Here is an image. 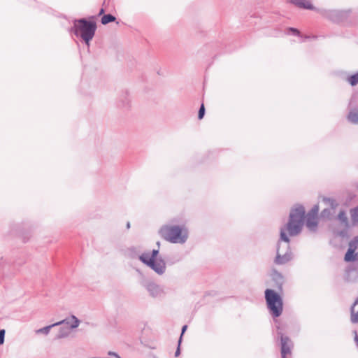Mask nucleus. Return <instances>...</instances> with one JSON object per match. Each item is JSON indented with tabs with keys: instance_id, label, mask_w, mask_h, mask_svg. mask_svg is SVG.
I'll use <instances>...</instances> for the list:
<instances>
[{
	"instance_id": "f257e3e1",
	"label": "nucleus",
	"mask_w": 358,
	"mask_h": 358,
	"mask_svg": "<svg viewBox=\"0 0 358 358\" xmlns=\"http://www.w3.org/2000/svg\"><path fill=\"white\" fill-rule=\"evenodd\" d=\"M305 218V209L302 206H296L290 211L288 222L280 228V240L277 245L275 263L282 265L289 262L292 258V253L289 248L290 236H295L300 234L303 226Z\"/></svg>"
},
{
	"instance_id": "f03ea898",
	"label": "nucleus",
	"mask_w": 358,
	"mask_h": 358,
	"mask_svg": "<svg viewBox=\"0 0 358 358\" xmlns=\"http://www.w3.org/2000/svg\"><path fill=\"white\" fill-rule=\"evenodd\" d=\"M159 234L163 239L171 243H185L189 238L186 219L182 215L173 217L161 227Z\"/></svg>"
},
{
	"instance_id": "7ed1b4c3",
	"label": "nucleus",
	"mask_w": 358,
	"mask_h": 358,
	"mask_svg": "<svg viewBox=\"0 0 358 358\" xmlns=\"http://www.w3.org/2000/svg\"><path fill=\"white\" fill-rule=\"evenodd\" d=\"M96 29L95 22L81 18L73 21L71 32L77 37H80L86 45H89L94 36Z\"/></svg>"
},
{
	"instance_id": "20e7f679",
	"label": "nucleus",
	"mask_w": 358,
	"mask_h": 358,
	"mask_svg": "<svg viewBox=\"0 0 358 358\" xmlns=\"http://www.w3.org/2000/svg\"><path fill=\"white\" fill-rule=\"evenodd\" d=\"M265 299L267 308L274 317H279L283 310V303L281 296L274 290L267 289L265 290Z\"/></svg>"
},
{
	"instance_id": "39448f33",
	"label": "nucleus",
	"mask_w": 358,
	"mask_h": 358,
	"mask_svg": "<svg viewBox=\"0 0 358 358\" xmlns=\"http://www.w3.org/2000/svg\"><path fill=\"white\" fill-rule=\"evenodd\" d=\"M350 10H328L322 13V15L336 23L346 22L350 19Z\"/></svg>"
},
{
	"instance_id": "423d86ee",
	"label": "nucleus",
	"mask_w": 358,
	"mask_h": 358,
	"mask_svg": "<svg viewBox=\"0 0 358 358\" xmlns=\"http://www.w3.org/2000/svg\"><path fill=\"white\" fill-rule=\"evenodd\" d=\"M142 262L159 275H162L166 272V264L165 260L162 257H159V259L152 261L150 259L147 260V259L142 258Z\"/></svg>"
},
{
	"instance_id": "0eeeda50",
	"label": "nucleus",
	"mask_w": 358,
	"mask_h": 358,
	"mask_svg": "<svg viewBox=\"0 0 358 358\" xmlns=\"http://www.w3.org/2000/svg\"><path fill=\"white\" fill-rule=\"evenodd\" d=\"M143 286L149 295L153 298H161L165 294L164 287L153 281H148Z\"/></svg>"
},
{
	"instance_id": "6e6552de",
	"label": "nucleus",
	"mask_w": 358,
	"mask_h": 358,
	"mask_svg": "<svg viewBox=\"0 0 358 358\" xmlns=\"http://www.w3.org/2000/svg\"><path fill=\"white\" fill-rule=\"evenodd\" d=\"M319 211V206H314L310 211L306 215V225L307 228L311 231H315L317 227V213Z\"/></svg>"
},
{
	"instance_id": "1a4fd4ad",
	"label": "nucleus",
	"mask_w": 358,
	"mask_h": 358,
	"mask_svg": "<svg viewBox=\"0 0 358 358\" xmlns=\"http://www.w3.org/2000/svg\"><path fill=\"white\" fill-rule=\"evenodd\" d=\"M358 258V236L354 238L349 243L348 250L345 255V262H355Z\"/></svg>"
},
{
	"instance_id": "9d476101",
	"label": "nucleus",
	"mask_w": 358,
	"mask_h": 358,
	"mask_svg": "<svg viewBox=\"0 0 358 358\" xmlns=\"http://www.w3.org/2000/svg\"><path fill=\"white\" fill-rule=\"evenodd\" d=\"M281 341V357H291L292 343L289 338L284 336L281 332H278Z\"/></svg>"
},
{
	"instance_id": "9b49d317",
	"label": "nucleus",
	"mask_w": 358,
	"mask_h": 358,
	"mask_svg": "<svg viewBox=\"0 0 358 358\" xmlns=\"http://www.w3.org/2000/svg\"><path fill=\"white\" fill-rule=\"evenodd\" d=\"M80 324V320H78L75 315H71L69 317H66L65 319L55 322L56 326L65 325L69 326L70 330L76 329L78 327Z\"/></svg>"
},
{
	"instance_id": "f8f14e48",
	"label": "nucleus",
	"mask_w": 358,
	"mask_h": 358,
	"mask_svg": "<svg viewBox=\"0 0 358 358\" xmlns=\"http://www.w3.org/2000/svg\"><path fill=\"white\" fill-rule=\"evenodd\" d=\"M288 1L300 8L306 10H315L316 8L313 5L310 0H288Z\"/></svg>"
},
{
	"instance_id": "ddd939ff",
	"label": "nucleus",
	"mask_w": 358,
	"mask_h": 358,
	"mask_svg": "<svg viewBox=\"0 0 358 358\" xmlns=\"http://www.w3.org/2000/svg\"><path fill=\"white\" fill-rule=\"evenodd\" d=\"M71 333V330L66 326H62L55 336L56 340H60L63 338H66L70 336Z\"/></svg>"
},
{
	"instance_id": "4468645a",
	"label": "nucleus",
	"mask_w": 358,
	"mask_h": 358,
	"mask_svg": "<svg viewBox=\"0 0 358 358\" xmlns=\"http://www.w3.org/2000/svg\"><path fill=\"white\" fill-rule=\"evenodd\" d=\"M350 320L352 323H358V298L355 300L351 306Z\"/></svg>"
},
{
	"instance_id": "2eb2a0df",
	"label": "nucleus",
	"mask_w": 358,
	"mask_h": 358,
	"mask_svg": "<svg viewBox=\"0 0 358 358\" xmlns=\"http://www.w3.org/2000/svg\"><path fill=\"white\" fill-rule=\"evenodd\" d=\"M271 278L273 281L275 282L276 285L279 288H281L283 282H284V278L282 275L279 273L278 271L273 270L271 273Z\"/></svg>"
},
{
	"instance_id": "dca6fc26",
	"label": "nucleus",
	"mask_w": 358,
	"mask_h": 358,
	"mask_svg": "<svg viewBox=\"0 0 358 358\" xmlns=\"http://www.w3.org/2000/svg\"><path fill=\"white\" fill-rule=\"evenodd\" d=\"M158 254H159V250H153L152 251L151 254H150L148 252H144V253L141 254L139 256V259L142 262V258H145V259H147V260L148 259H150L151 261H152L156 259H159V257H157Z\"/></svg>"
},
{
	"instance_id": "f3484780",
	"label": "nucleus",
	"mask_w": 358,
	"mask_h": 358,
	"mask_svg": "<svg viewBox=\"0 0 358 358\" xmlns=\"http://www.w3.org/2000/svg\"><path fill=\"white\" fill-rule=\"evenodd\" d=\"M348 120L353 124H358V109H352L348 115Z\"/></svg>"
},
{
	"instance_id": "a211bd4d",
	"label": "nucleus",
	"mask_w": 358,
	"mask_h": 358,
	"mask_svg": "<svg viewBox=\"0 0 358 358\" xmlns=\"http://www.w3.org/2000/svg\"><path fill=\"white\" fill-rule=\"evenodd\" d=\"M352 223L354 226L358 225V206L350 210Z\"/></svg>"
},
{
	"instance_id": "6ab92c4d",
	"label": "nucleus",
	"mask_w": 358,
	"mask_h": 358,
	"mask_svg": "<svg viewBox=\"0 0 358 358\" xmlns=\"http://www.w3.org/2000/svg\"><path fill=\"white\" fill-rule=\"evenodd\" d=\"M54 327H56L55 323L36 330V334L48 335L50 329Z\"/></svg>"
},
{
	"instance_id": "aec40b11",
	"label": "nucleus",
	"mask_w": 358,
	"mask_h": 358,
	"mask_svg": "<svg viewBox=\"0 0 358 358\" xmlns=\"http://www.w3.org/2000/svg\"><path fill=\"white\" fill-rule=\"evenodd\" d=\"M347 81L351 86H355L358 84V71L347 78Z\"/></svg>"
},
{
	"instance_id": "412c9836",
	"label": "nucleus",
	"mask_w": 358,
	"mask_h": 358,
	"mask_svg": "<svg viewBox=\"0 0 358 358\" xmlns=\"http://www.w3.org/2000/svg\"><path fill=\"white\" fill-rule=\"evenodd\" d=\"M115 20V17L110 15V14H107V15H104L102 18H101V23L103 24H106L109 22H114Z\"/></svg>"
},
{
	"instance_id": "4be33fe9",
	"label": "nucleus",
	"mask_w": 358,
	"mask_h": 358,
	"mask_svg": "<svg viewBox=\"0 0 358 358\" xmlns=\"http://www.w3.org/2000/svg\"><path fill=\"white\" fill-rule=\"evenodd\" d=\"M324 202L331 207V208L334 209L338 206V203L336 201L335 199L331 198H324L323 199Z\"/></svg>"
},
{
	"instance_id": "5701e85b",
	"label": "nucleus",
	"mask_w": 358,
	"mask_h": 358,
	"mask_svg": "<svg viewBox=\"0 0 358 358\" xmlns=\"http://www.w3.org/2000/svg\"><path fill=\"white\" fill-rule=\"evenodd\" d=\"M338 219L340 222H341L343 224L348 223V217L346 215V213L344 210H341L338 215Z\"/></svg>"
},
{
	"instance_id": "b1692460",
	"label": "nucleus",
	"mask_w": 358,
	"mask_h": 358,
	"mask_svg": "<svg viewBox=\"0 0 358 358\" xmlns=\"http://www.w3.org/2000/svg\"><path fill=\"white\" fill-rule=\"evenodd\" d=\"M204 114H205V108H204L203 104H201V106L199 108V114H198L199 119V120L202 119L204 116Z\"/></svg>"
},
{
	"instance_id": "393cba45",
	"label": "nucleus",
	"mask_w": 358,
	"mask_h": 358,
	"mask_svg": "<svg viewBox=\"0 0 358 358\" xmlns=\"http://www.w3.org/2000/svg\"><path fill=\"white\" fill-rule=\"evenodd\" d=\"M5 333L6 331L4 329L0 330V345H2L4 343Z\"/></svg>"
},
{
	"instance_id": "a878e982",
	"label": "nucleus",
	"mask_w": 358,
	"mask_h": 358,
	"mask_svg": "<svg viewBox=\"0 0 358 358\" xmlns=\"http://www.w3.org/2000/svg\"><path fill=\"white\" fill-rule=\"evenodd\" d=\"M289 31L292 32L293 34L299 35V31L295 28H289Z\"/></svg>"
},
{
	"instance_id": "bb28decb",
	"label": "nucleus",
	"mask_w": 358,
	"mask_h": 358,
	"mask_svg": "<svg viewBox=\"0 0 358 358\" xmlns=\"http://www.w3.org/2000/svg\"><path fill=\"white\" fill-rule=\"evenodd\" d=\"M187 325H185V326L182 327V334H181L180 338H182V334L185 333V331L187 329ZM180 340H181V338H180ZM180 342V341H179V343Z\"/></svg>"
},
{
	"instance_id": "cd10ccee",
	"label": "nucleus",
	"mask_w": 358,
	"mask_h": 358,
	"mask_svg": "<svg viewBox=\"0 0 358 358\" xmlns=\"http://www.w3.org/2000/svg\"><path fill=\"white\" fill-rule=\"evenodd\" d=\"M354 334H355V343H356L357 346L358 347V336H357V331H354Z\"/></svg>"
},
{
	"instance_id": "c85d7f7f",
	"label": "nucleus",
	"mask_w": 358,
	"mask_h": 358,
	"mask_svg": "<svg viewBox=\"0 0 358 358\" xmlns=\"http://www.w3.org/2000/svg\"><path fill=\"white\" fill-rule=\"evenodd\" d=\"M329 210H327V209H324V210L322 211V215L323 217H324V216H326V215H327V214H329Z\"/></svg>"
},
{
	"instance_id": "c756f323",
	"label": "nucleus",
	"mask_w": 358,
	"mask_h": 358,
	"mask_svg": "<svg viewBox=\"0 0 358 358\" xmlns=\"http://www.w3.org/2000/svg\"><path fill=\"white\" fill-rule=\"evenodd\" d=\"M179 354H180V349L178 348V350H176V353H175L176 357L178 356Z\"/></svg>"
},
{
	"instance_id": "7c9ffc66",
	"label": "nucleus",
	"mask_w": 358,
	"mask_h": 358,
	"mask_svg": "<svg viewBox=\"0 0 358 358\" xmlns=\"http://www.w3.org/2000/svg\"><path fill=\"white\" fill-rule=\"evenodd\" d=\"M129 100H127L126 102H124V101H122V105H123V106H125V105L128 104V103H129Z\"/></svg>"
},
{
	"instance_id": "2f4dec72",
	"label": "nucleus",
	"mask_w": 358,
	"mask_h": 358,
	"mask_svg": "<svg viewBox=\"0 0 358 358\" xmlns=\"http://www.w3.org/2000/svg\"><path fill=\"white\" fill-rule=\"evenodd\" d=\"M104 13V10L103 8H101L99 11V15H102L103 13Z\"/></svg>"
},
{
	"instance_id": "473e14b6",
	"label": "nucleus",
	"mask_w": 358,
	"mask_h": 358,
	"mask_svg": "<svg viewBox=\"0 0 358 358\" xmlns=\"http://www.w3.org/2000/svg\"><path fill=\"white\" fill-rule=\"evenodd\" d=\"M127 228H129V227H130V224H129V222H128V223H127Z\"/></svg>"
},
{
	"instance_id": "72a5a7b5",
	"label": "nucleus",
	"mask_w": 358,
	"mask_h": 358,
	"mask_svg": "<svg viewBox=\"0 0 358 358\" xmlns=\"http://www.w3.org/2000/svg\"><path fill=\"white\" fill-rule=\"evenodd\" d=\"M282 358H291V357H283Z\"/></svg>"
},
{
	"instance_id": "f704fd0d",
	"label": "nucleus",
	"mask_w": 358,
	"mask_h": 358,
	"mask_svg": "<svg viewBox=\"0 0 358 358\" xmlns=\"http://www.w3.org/2000/svg\"><path fill=\"white\" fill-rule=\"evenodd\" d=\"M153 358H157V357H154Z\"/></svg>"
}]
</instances>
